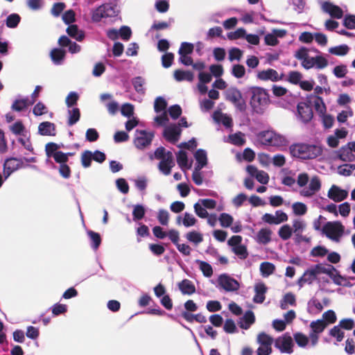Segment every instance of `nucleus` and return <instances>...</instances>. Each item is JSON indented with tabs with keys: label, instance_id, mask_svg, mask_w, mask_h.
I'll list each match as a JSON object with an SVG mask.
<instances>
[{
	"label": "nucleus",
	"instance_id": "1",
	"mask_svg": "<svg viewBox=\"0 0 355 355\" xmlns=\"http://www.w3.org/2000/svg\"><path fill=\"white\" fill-rule=\"evenodd\" d=\"M292 157L300 159H312L320 156L322 153L321 146L305 143L292 144L289 147Z\"/></svg>",
	"mask_w": 355,
	"mask_h": 355
},
{
	"label": "nucleus",
	"instance_id": "2",
	"mask_svg": "<svg viewBox=\"0 0 355 355\" xmlns=\"http://www.w3.org/2000/svg\"><path fill=\"white\" fill-rule=\"evenodd\" d=\"M250 105L253 112L261 114L267 109L270 103L269 95L267 91L259 87H252L250 89Z\"/></svg>",
	"mask_w": 355,
	"mask_h": 355
},
{
	"label": "nucleus",
	"instance_id": "3",
	"mask_svg": "<svg viewBox=\"0 0 355 355\" xmlns=\"http://www.w3.org/2000/svg\"><path fill=\"white\" fill-rule=\"evenodd\" d=\"M154 156L156 159H160L158 168L164 175H168L172 168L175 166L173 155L171 151H166L164 147L157 148Z\"/></svg>",
	"mask_w": 355,
	"mask_h": 355
},
{
	"label": "nucleus",
	"instance_id": "4",
	"mask_svg": "<svg viewBox=\"0 0 355 355\" xmlns=\"http://www.w3.org/2000/svg\"><path fill=\"white\" fill-rule=\"evenodd\" d=\"M116 6L112 3H103L91 11L92 21L98 23L103 19L114 17L117 15Z\"/></svg>",
	"mask_w": 355,
	"mask_h": 355
},
{
	"label": "nucleus",
	"instance_id": "5",
	"mask_svg": "<svg viewBox=\"0 0 355 355\" xmlns=\"http://www.w3.org/2000/svg\"><path fill=\"white\" fill-rule=\"evenodd\" d=\"M344 231L345 227L339 221L327 222L322 227V233L336 243L340 242Z\"/></svg>",
	"mask_w": 355,
	"mask_h": 355
},
{
	"label": "nucleus",
	"instance_id": "6",
	"mask_svg": "<svg viewBox=\"0 0 355 355\" xmlns=\"http://www.w3.org/2000/svg\"><path fill=\"white\" fill-rule=\"evenodd\" d=\"M257 342L259 345L257 350V355H270L272 353V345L274 342L272 337L261 332L258 334Z\"/></svg>",
	"mask_w": 355,
	"mask_h": 355
},
{
	"label": "nucleus",
	"instance_id": "7",
	"mask_svg": "<svg viewBox=\"0 0 355 355\" xmlns=\"http://www.w3.org/2000/svg\"><path fill=\"white\" fill-rule=\"evenodd\" d=\"M153 137L154 133L153 132L137 130L134 139L135 146L139 150L144 149L151 144Z\"/></svg>",
	"mask_w": 355,
	"mask_h": 355
},
{
	"label": "nucleus",
	"instance_id": "8",
	"mask_svg": "<svg viewBox=\"0 0 355 355\" xmlns=\"http://www.w3.org/2000/svg\"><path fill=\"white\" fill-rule=\"evenodd\" d=\"M226 99L232 103L234 106L241 112L245 110L246 105L242 98L241 93L235 88H232L226 92Z\"/></svg>",
	"mask_w": 355,
	"mask_h": 355
},
{
	"label": "nucleus",
	"instance_id": "9",
	"mask_svg": "<svg viewBox=\"0 0 355 355\" xmlns=\"http://www.w3.org/2000/svg\"><path fill=\"white\" fill-rule=\"evenodd\" d=\"M293 345V338L287 334L278 337L275 340V347L282 353L292 354Z\"/></svg>",
	"mask_w": 355,
	"mask_h": 355
},
{
	"label": "nucleus",
	"instance_id": "10",
	"mask_svg": "<svg viewBox=\"0 0 355 355\" xmlns=\"http://www.w3.org/2000/svg\"><path fill=\"white\" fill-rule=\"evenodd\" d=\"M218 285L227 292L236 291L239 288V283L227 274H222L218 278Z\"/></svg>",
	"mask_w": 355,
	"mask_h": 355
},
{
	"label": "nucleus",
	"instance_id": "11",
	"mask_svg": "<svg viewBox=\"0 0 355 355\" xmlns=\"http://www.w3.org/2000/svg\"><path fill=\"white\" fill-rule=\"evenodd\" d=\"M182 130L177 123H171L164 127L163 136L172 144H175L180 139Z\"/></svg>",
	"mask_w": 355,
	"mask_h": 355
},
{
	"label": "nucleus",
	"instance_id": "12",
	"mask_svg": "<svg viewBox=\"0 0 355 355\" xmlns=\"http://www.w3.org/2000/svg\"><path fill=\"white\" fill-rule=\"evenodd\" d=\"M321 189V182L318 176L311 178L308 187H304L300 191V194L306 198H311L318 192Z\"/></svg>",
	"mask_w": 355,
	"mask_h": 355
},
{
	"label": "nucleus",
	"instance_id": "13",
	"mask_svg": "<svg viewBox=\"0 0 355 355\" xmlns=\"http://www.w3.org/2000/svg\"><path fill=\"white\" fill-rule=\"evenodd\" d=\"M262 220L270 225H279L288 220L287 214L282 210L275 211V215L271 214H265L262 216Z\"/></svg>",
	"mask_w": 355,
	"mask_h": 355
},
{
	"label": "nucleus",
	"instance_id": "14",
	"mask_svg": "<svg viewBox=\"0 0 355 355\" xmlns=\"http://www.w3.org/2000/svg\"><path fill=\"white\" fill-rule=\"evenodd\" d=\"M258 79L263 81L277 82L284 78V74H279L278 72L273 69H268L260 71L257 73Z\"/></svg>",
	"mask_w": 355,
	"mask_h": 355
},
{
	"label": "nucleus",
	"instance_id": "15",
	"mask_svg": "<svg viewBox=\"0 0 355 355\" xmlns=\"http://www.w3.org/2000/svg\"><path fill=\"white\" fill-rule=\"evenodd\" d=\"M297 118L303 123L309 122L313 117L311 107L304 102H301L297 106Z\"/></svg>",
	"mask_w": 355,
	"mask_h": 355
},
{
	"label": "nucleus",
	"instance_id": "16",
	"mask_svg": "<svg viewBox=\"0 0 355 355\" xmlns=\"http://www.w3.org/2000/svg\"><path fill=\"white\" fill-rule=\"evenodd\" d=\"M246 171L252 177L255 178L261 184H266L269 181L268 174L264 171H259L254 166H248Z\"/></svg>",
	"mask_w": 355,
	"mask_h": 355
},
{
	"label": "nucleus",
	"instance_id": "17",
	"mask_svg": "<svg viewBox=\"0 0 355 355\" xmlns=\"http://www.w3.org/2000/svg\"><path fill=\"white\" fill-rule=\"evenodd\" d=\"M348 192L346 190L340 189L336 185H332L329 189L327 196L334 202H341L347 198Z\"/></svg>",
	"mask_w": 355,
	"mask_h": 355
},
{
	"label": "nucleus",
	"instance_id": "18",
	"mask_svg": "<svg viewBox=\"0 0 355 355\" xmlns=\"http://www.w3.org/2000/svg\"><path fill=\"white\" fill-rule=\"evenodd\" d=\"M322 8L324 12L328 13L332 18L341 19L343 17V10L331 2H324Z\"/></svg>",
	"mask_w": 355,
	"mask_h": 355
},
{
	"label": "nucleus",
	"instance_id": "19",
	"mask_svg": "<svg viewBox=\"0 0 355 355\" xmlns=\"http://www.w3.org/2000/svg\"><path fill=\"white\" fill-rule=\"evenodd\" d=\"M317 273L314 266L306 270L303 275L298 279L297 285L300 288L303 287L304 284H311L317 278Z\"/></svg>",
	"mask_w": 355,
	"mask_h": 355
},
{
	"label": "nucleus",
	"instance_id": "20",
	"mask_svg": "<svg viewBox=\"0 0 355 355\" xmlns=\"http://www.w3.org/2000/svg\"><path fill=\"white\" fill-rule=\"evenodd\" d=\"M38 132L41 135L54 136L55 135V124L49 121L42 122L38 126Z\"/></svg>",
	"mask_w": 355,
	"mask_h": 355
},
{
	"label": "nucleus",
	"instance_id": "21",
	"mask_svg": "<svg viewBox=\"0 0 355 355\" xmlns=\"http://www.w3.org/2000/svg\"><path fill=\"white\" fill-rule=\"evenodd\" d=\"M213 119L217 123H222L226 128H230L232 125V120L230 116L220 111L216 110L213 114Z\"/></svg>",
	"mask_w": 355,
	"mask_h": 355
},
{
	"label": "nucleus",
	"instance_id": "22",
	"mask_svg": "<svg viewBox=\"0 0 355 355\" xmlns=\"http://www.w3.org/2000/svg\"><path fill=\"white\" fill-rule=\"evenodd\" d=\"M194 157L196 160V169L201 170L204 166L207 165V153L205 150H197L194 155Z\"/></svg>",
	"mask_w": 355,
	"mask_h": 355
},
{
	"label": "nucleus",
	"instance_id": "23",
	"mask_svg": "<svg viewBox=\"0 0 355 355\" xmlns=\"http://www.w3.org/2000/svg\"><path fill=\"white\" fill-rule=\"evenodd\" d=\"M337 155L340 159L344 162H352L355 159V155L352 153L350 148L347 145L339 149L337 152Z\"/></svg>",
	"mask_w": 355,
	"mask_h": 355
},
{
	"label": "nucleus",
	"instance_id": "24",
	"mask_svg": "<svg viewBox=\"0 0 355 355\" xmlns=\"http://www.w3.org/2000/svg\"><path fill=\"white\" fill-rule=\"evenodd\" d=\"M272 231L268 228L261 229L257 234V241L263 245H266L271 241Z\"/></svg>",
	"mask_w": 355,
	"mask_h": 355
},
{
	"label": "nucleus",
	"instance_id": "25",
	"mask_svg": "<svg viewBox=\"0 0 355 355\" xmlns=\"http://www.w3.org/2000/svg\"><path fill=\"white\" fill-rule=\"evenodd\" d=\"M179 289L184 295H191L196 292L194 284L189 279H184L178 284Z\"/></svg>",
	"mask_w": 355,
	"mask_h": 355
},
{
	"label": "nucleus",
	"instance_id": "26",
	"mask_svg": "<svg viewBox=\"0 0 355 355\" xmlns=\"http://www.w3.org/2000/svg\"><path fill=\"white\" fill-rule=\"evenodd\" d=\"M132 84L137 94L144 95L146 93V89L144 85H146V80L141 76H137L132 79Z\"/></svg>",
	"mask_w": 355,
	"mask_h": 355
},
{
	"label": "nucleus",
	"instance_id": "27",
	"mask_svg": "<svg viewBox=\"0 0 355 355\" xmlns=\"http://www.w3.org/2000/svg\"><path fill=\"white\" fill-rule=\"evenodd\" d=\"M67 33L70 37L79 42L85 38L84 32L80 30L77 25H69L67 28Z\"/></svg>",
	"mask_w": 355,
	"mask_h": 355
},
{
	"label": "nucleus",
	"instance_id": "28",
	"mask_svg": "<svg viewBox=\"0 0 355 355\" xmlns=\"http://www.w3.org/2000/svg\"><path fill=\"white\" fill-rule=\"evenodd\" d=\"M317 275L323 273L333 277L334 273H337L336 268L331 265L323 266L322 264H317L314 266Z\"/></svg>",
	"mask_w": 355,
	"mask_h": 355
},
{
	"label": "nucleus",
	"instance_id": "29",
	"mask_svg": "<svg viewBox=\"0 0 355 355\" xmlns=\"http://www.w3.org/2000/svg\"><path fill=\"white\" fill-rule=\"evenodd\" d=\"M22 159L10 157L6 160L4 164L5 169H10V171H15L22 167Z\"/></svg>",
	"mask_w": 355,
	"mask_h": 355
},
{
	"label": "nucleus",
	"instance_id": "30",
	"mask_svg": "<svg viewBox=\"0 0 355 355\" xmlns=\"http://www.w3.org/2000/svg\"><path fill=\"white\" fill-rule=\"evenodd\" d=\"M174 78L177 81L187 80L191 82L193 80V73L189 71L175 70L174 71Z\"/></svg>",
	"mask_w": 355,
	"mask_h": 355
},
{
	"label": "nucleus",
	"instance_id": "31",
	"mask_svg": "<svg viewBox=\"0 0 355 355\" xmlns=\"http://www.w3.org/2000/svg\"><path fill=\"white\" fill-rule=\"evenodd\" d=\"M311 103H313L315 111L321 114H325L326 112V106L323 101V99L318 96H314L311 97Z\"/></svg>",
	"mask_w": 355,
	"mask_h": 355
},
{
	"label": "nucleus",
	"instance_id": "32",
	"mask_svg": "<svg viewBox=\"0 0 355 355\" xmlns=\"http://www.w3.org/2000/svg\"><path fill=\"white\" fill-rule=\"evenodd\" d=\"M65 57V51L61 49H54L51 51V58L53 62L56 65L62 64Z\"/></svg>",
	"mask_w": 355,
	"mask_h": 355
},
{
	"label": "nucleus",
	"instance_id": "33",
	"mask_svg": "<svg viewBox=\"0 0 355 355\" xmlns=\"http://www.w3.org/2000/svg\"><path fill=\"white\" fill-rule=\"evenodd\" d=\"M349 47L347 44H341L329 49V53L337 56H344L349 51Z\"/></svg>",
	"mask_w": 355,
	"mask_h": 355
},
{
	"label": "nucleus",
	"instance_id": "34",
	"mask_svg": "<svg viewBox=\"0 0 355 355\" xmlns=\"http://www.w3.org/2000/svg\"><path fill=\"white\" fill-rule=\"evenodd\" d=\"M29 105L31 104L30 103V101L28 98L16 99L13 102L11 108L12 110L21 112L24 109L27 108L29 106Z\"/></svg>",
	"mask_w": 355,
	"mask_h": 355
},
{
	"label": "nucleus",
	"instance_id": "35",
	"mask_svg": "<svg viewBox=\"0 0 355 355\" xmlns=\"http://www.w3.org/2000/svg\"><path fill=\"white\" fill-rule=\"evenodd\" d=\"M254 313L251 311H248L243 317V322H241L240 327L242 329H248L254 322Z\"/></svg>",
	"mask_w": 355,
	"mask_h": 355
},
{
	"label": "nucleus",
	"instance_id": "36",
	"mask_svg": "<svg viewBox=\"0 0 355 355\" xmlns=\"http://www.w3.org/2000/svg\"><path fill=\"white\" fill-rule=\"evenodd\" d=\"M80 113L77 107H73L68 110V125L71 126L76 124L80 119Z\"/></svg>",
	"mask_w": 355,
	"mask_h": 355
},
{
	"label": "nucleus",
	"instance_id": "37",
	"mask_svg": "<svg viewBox=\"0 0 355 355\" xmlns=\"http://www.w3.org/2000/svg\"><path fill=\"white\" fill-rule=\"evenodd\" d=\"M133 220L137 221L142 219L146 214V209L144 205L140 204L134 205L132 206Z\"/></svg>",
	"mask_w": 355,
	"mask_h": 355
},
{
	"label": "nucleus",
	"instance_id": "38",
	"mask_svg": "<svg viewBox=\"0 0 355 355\" xmlns=\"http://www.w3.org/2000/svg\"><path fill=\"white\" fill-rule=\"evenodd\" d=\"M87 235L92 242V248L95 250H97L101 243V235L92 230L87 231Z\"/></svg>",
	"mask_w": 355,
	"mask_h": 355
},
{
	"label": "nucleus",
	"instance_id": "39",
	"mask_svg": "<svg viewBox=\"0 0 355 355\" xmlns=\"http://www.w3.org/2000/svg\"><path fill=\"white\" fill-rule=\"evenodd\" d=\"M327 326V322L324 320H317L316 321L311 322L310 324L312 332L317 334L322 332Z\"/></svg>",
	"mask_w": 355,
	"mask_h": 355
},
{
	"label": "nucleus",
	"instance_id": "40",
	"mask_svg": "<svg viewBox=\"0 0 355 355\" xmlns=\"http://www.w3.org/2000/svg\"><path fill=\"white\" fill-rule=\"evenodd\" d=\"M288 304L292 306L295 304V296L291 293H288L284 295L280 302V307L282 309L285 310L288 309Z\"/></svg>",
	"mask_w": 355,
	"mask_h": 355
},
{
	"label": "nucleus",
	"instance_id": "41",
	"mask_svg": "<svg viewBox=\"0 0 355 355\" xmlns=\"http://www.w3.org/2000/svg\"><path fill=\"white\" fill-rule=\"evenodd\" d=\"M196 262L199 265L200 270L204 276L210 277L213 275V269L209 263L200 260H196Z\"/></svg>",
	"mask_w": 355,
	"mask_h": 355
},
{
	"label": "nucleus",
	"instance_id": "42",
	"mask_svg": "<svg viewBox=\"0 0 355 355\" xmlns=\"http://www.w3.org/2000/svg\"><path fill=\"white\" fill-rule=\"evenodd\" d=\"M275 270V266L270 262H263L260 265V271L261 275L267 277L274 272Z\"/></svg>",
	"mask_w": 355,
	"mask_h": 355
},
{
	"label": "nucleus",
	"instance_id": "43",
	"mask_svg": "<svg viewBox=\"0 0 355 355\" xmlns=\"http://www.w3.org/2000/svg\"><path fill=\"white\" fill-rule=\"evenodd\" d=\"M177 162L182 169L189 168L187 154L185 151L180 150L177 155Z\"/></svg>",
	"mask_w": 355,
	"mask_h": 355
},
{
	"label": "nucleus",
	"instance_id": "44",
	"mask_svg": "<svg viewBox=\"0 0 355 355\" xmlns=\"http://www.w3.org/2000/svg\"><path fill=\"white\" fill-rule=\"evenodd\" d=\"M293 233L292 227L288 225H284L278 232L279 236L284 241L291 238Z\"/></svg>",
	"mask_w": 355,
	"mask_h": 355
},
{
	"label": "nucleus",
	"instance_id": "45",
	"mask_svg": "<svg viewBox=\"0 0 355 355\" xmlns=\"http://www.w3.org/2000/svg\"><path fill=\"white\" fill-rule=\"evenodd\" d=\"M20 19L21 17L18 14H11L7 17L6 24L8 28H15L18 26Z\"/></svg>",
	"mask_w": 355,
	"mask_h": 355
},
{
	"label": "nucleus",
	"instance_id": "46",
	"mask_svg": "<svg viewBox=\"0 0 355 355\" xmlns=\"http://www.w3.org/2000/svg\"><path fill=\"white\" fill-rule=\"evenodd\" d=\"M218 220L223 227H230L234 221L233 217L229 214L222 213L218 217Z\"/></svg>",
	"mask_w": 355,
	"mask_h": 355
},
{
	"label": "nucleus",
	"instance_id": "47",
	"mask_svg": "<svg viewBox=\"0 0 355 355\" xmlns=\"http://www.w3.org/2000/svg\"><path fill=\"white\" fill-rule=\"evenodd\" d=\"M166 101L162 96L157 97L154 103V110L156 113L166 111Z\"/></svg>",
	"mask_w": 355,
	"mask_h": 355
},
{
	"label": "nucleus",
	"instance_id": "48",
	"mask_svg": "<svg viewBox=\"0 0 355 355\" xmlns=\"http://www.w3.org/2000/svg\"><path fill=\"white\" fill-rule=\"evenodd\" d=\"M229 141L236 146H242L245 144L244 135L241 132H237L229 136Z\"/></svg>",
	"mask_w": 355,
	"mask_h": 355
},
{
	"label": "nucleus",
	"instance_id": "49",
	"mask_svg": "<svg viewBox=\"0 0 355 355\" xmlns=\"http://www.w3.org/2000/svg\"><path fill=\"white\" fill-rule=\"evenodd\" d=\"M302 75L297 71H290L287 76L286 80L293 85H300L302 81Z\"/></svg>",
	"mask_w": 355,
	"mask_h": 355
},
{
	"label": "nucleus",
	"instance_id": "50",
	"mask_svg": "<svg viewBox=\"0 0 355 355\" xmlns=\"http://www.w3.org/2000/svg\"><path fill=\"white\" fill-rule=\"evenodd\" d=\"M187 239L195 244L201 243L203 240L202 235L196 231L189 232L186 234Z\"/></svg>",
	"mask_w": 355,
	"mask_h": 355
},
{
	"label": "nucleus",
	"instance_id": "51",
	"mask_svg": "<svg viewBox=\"0 0 355 355\" xmlns=\"http://www.w3.org/2000/svg\"><path fill=\"white\" fill-rule=\"evenodd\" d=\"M329 250L324 246L318 245L314 247L310 254L312 257H324L327 255Z\"/></svg>",
	"mask_w": 355,
	"mask_h": 355
},
{
	"label": "nucleus",
	"instance_id": "52",
	"mask_svg": "<svg viewBox=\"0 0 355 355\" xmlns=\"http://www.w3.org/2000/svg\"><path fill=\"white\" fill-rule=\"evenodd\" d=\"M197 222L196 218L191 214L185 212L182 218V224L185 227L194 226Z\"/></svg>",
	"mask_w": 355,
	"mask_h": 355
},
{
	"label": "nucleus",
	"instance_id": "53",
	"mask_svg": "<svg viewBox=\"0 0 355 355\" xmlns=\"http://www.w3.org/2000/svg\"><path fill=\"white\" fill-rule=\"evenodd\" d=\"M306 227V223L301 219H295L293 222V232L294 234L303 233Z\"/></svg>",
	"mask_w": 355,
	"mask_h": 355
},
{
	"label": "nucleus",
	"instance_id": "54",
	"mask_svg": "<svg viewBox=\"0 0 355 355\" xmlns=\"http://www.w3.org/2000/svg\"><path fill=\"white\" fill-rule=\"evenodd\" d=\"M195 213L198 216L202 218H207L209 216V214L207 211L206 210V208L202 205L201 202L198 201V202L195 203L193 205Z\"/></svg>",
	"mask_w": 355,
	"mask_h": 355
},
{
	"label": "nucleus",
	"instance_id": "55",
	"mask_svg": "<svg viewBox=\"0 0 355 355\" xmlns=\"http://www.w3.org/2000/svg\"><path fill=\"white\" fill-rule=\"evenodd\" d=\"M155 7L159 12H166L169 9L168 0H156Z\"/></svg>",
	"mask_w": 355,
	"mask_h": 355
},
{
	"label": "nucleus",
	"instance_id": "56",
	"mask_svg": "<svg viewBox=\"0 0 355 355\" xmlns=\"http://www.w3.org/2000/svg\"><path fill=\"white\" fill-rule=\"evenodd\" d=\"M232 75L236 78H241L245 73V69L241 64H234L232 68Z\"/></svg>",
	"mask_w": 355,
	"mask_h": 355
},
{
	"label": "nucleus",
	"instance_id": "57",
	"mask_svg": "<svg viewBox=\"0 0 355 355\" xmlns=\"http://www.w3.org/2000/svg\"><path fill=\"white\" fill-rule=\"evenodd\" d=\"M166 112L173 119H177L182 114V108L179 105H173Z\"/></svg>",
	"mask_w": 355,
	"mask_h": 355
},
{
	"label": "nucleus",
	"instance_id": "58",
	"mask_svg": "<svg viewBox=\"0 0 355 355\" xmlns=\"http://www.w3.org/2000/svg\"><path fill=\"white\" fill-rule=\"evenodd\" d=\"M294 339L297 345L300 347H305L309 343V338L300 332L294 334Z\"/></svg>",
	"mask_w": 355,
	"mask_h": 355
},
{
	"label": "nucleus",
	"instance_id": "59",
	"mask_svg": "<svg viewBox=\"0 0 355 355\" xmlns=\"http://www.w3.org/2000/svg\"><path fill=\"white\" fill-rule=\"evenodd\" d=\"M157 219L162 225H168L169 222V213L168 211L161 209L158 211Z\"/></svg>",
	"mask_w": 355,
	"mask_h": 355
},
{
	"label": "nucleus",
	"instance_id": "60",
	"mask_svg": "<svg viewBox=\"0 0 355 355\" xmlns=\"http://www.w3.org/2000/svg\"><path fill=\"white\" fill-rule=\"evenodd\" d=\"M293 212L295 215L302 216L306 213L307 207L302 202H295L292 205Z\"/></svg>",
	"mask_w": 355,
	"mask_h": 355
},
{
	"label": "nucleus",
	"instance_id": "61",
	"mask_svg": "<svg viewBox=\"0 0 355 355\" xmlns=\"http://www.w3.org/2000/svg\"><path fill=\"white\" fill-rule=\"evenodd\" d=\"M354 169V164H344L338 167V173L341 175L349 176Z\"/></svg>",
	"mask_w": 355,
	"mask_h": 355
},
{
	"label": "nucleus",
	"instance_id": "62",
	"mask_svg": "<svg viewBox=\"0 0 355 355\" xmlns=\"http://www.w3.org/2000/svg\"><path fill=\"white\" fill-rule=\"evenodd\" d=\"M273 137L274 132L266 131L260 135V140L263 144L272 146Z\"/></svg>",
	"mask_w": 355,
	"mask_h": 355
},
{
	"label": "nucleus",
	"instance_id": "63",
	"mask_svg": "<svg viewBox=\"0 0 355 355\" xmlns=\"http://www.w3.org/2000/svg\"><path fill=\"white\" fill-rule=\"evenodd\" d=\"M93 159L92 151L85 150L81 156V163L83 167L88 168L91 166L92 160Z\"/></svg>",
	"mask_w": 355,
	"mask_h": 355
},
{
	"label": "nucleus",
	"instance_id": "64",
	"mask_svg": "<svg viewBox=\"0 0 355 355\" xmlns=\"http://www.w3.org/2000/svg\"><path fill=\"white\" fill-rule=\"evenodd\" d=\"M343 25L348 29H355V15H346L343 19Z\"/></svg>",
	"mask_w": 355,
	"mask_h": 355
}]
</instances>
